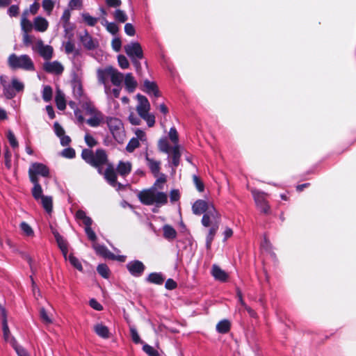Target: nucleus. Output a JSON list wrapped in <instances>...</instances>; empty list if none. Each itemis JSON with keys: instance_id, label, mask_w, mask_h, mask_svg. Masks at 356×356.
<instances>
[{"instance_id": "10", "label": "nucleus", "mask_w": 356, "mask_h": 356, "mask_svg": "<svg viewBox=\"0 0 356 356\" xmlns=\"http://www.w3.org/2000/svg\"><path fill=\"white\" fill-rule=\"evenodd\" d=\"M50 228L59 249L62 252L64 258L67 259L68 253V243L67 241L59 234V232L55 228H54L52 226H51Z\"/></svg>"}, {"instance_id": "28", "label": "nucleus", "mask_w": 356, "mask_h": 356, "mask_svg": "<svg viewBox=\"0 0 356 356\" xmlns=\"http://www.w3.org/2000/svg\"><path fill=\"white\" fill-rule=\"evenodd\" d=\"M124 84L129 92H133L137 87V82L131 73H127L124 77Z\"/></svg>"}, {"instance_id": "15", "label": "nucleus", "mask_w": 356, "mask_h": 356, "mask_svg": "<svg viewBox=\"0 0 356 356\" xmlns=\"http://www.w3.org/2000/svg\"><path fill=\"white\" fill-rule=\"evenodd\" d=\"M106 124L111 134H121L124 131L123 124L118 118H107Z\"/></svg>"}, {"instance_id": "3", "label": "nucleus", "mask_w": 356, "mask_h": 356, "mask_svg": "<svg viewBox=\"0 0 356 356\" xmlns=\"http://www.w3.org/2000/svg\"><path fill=\"white\" fill-rule=\"evenodd\" d=\"M8 63L12 69L21 68L27 71L35 70L33 62L26 54L18 56L15 54H12L8 57Z\"/></svg>"}, {"instance_id": "51", "label": "nucleus", "mask_w": 356, "mask_h": 356, "mask_svg": "<svg viewBox=\"0 0 356 356\" xmlns=\"http://www.w3.org/2000/svg\"><path fill=\"white\" fill-rule=\"evenodd\" d=\"M82 17L84 22L90 26H94L97 22V19L92 17L88 13H83Z\"/></svg>"}, {"instance_id": "12", "label": "nucleus", "mask_w": 356, "mask_h": 356, "mask_svg": "<svg viewBox=\"0 0 356 356\" xmlns=\"http://www.w3.org/2000/svg\"><path fill=\"white\" fill-rule=\"evenodd\" d=\"M80 41L84 48L88 50H94L99 46L97 40L93 39L87 31H84L83 35H80Z\"/></svg>"}, {"instance_id": "22", "label": "nucleus", "mask_w": 356, "mask_h": 356, "mask_svg": "<svg viewBox=\"0 0 356 356\" xmlns=\"http://www.w3.org/2000/svg\"><path fill=\"white\" fill-rule=\"evenodd\" d=\"M104 122V115L99 111L96 114L91 115L90 118L86 120V123L92 127H98Z\"/></svg>"}, {"instance_id": "49", "label": "nucleus", "mask_w": 356, "mask_h": 356, "mask_svg": "<svg viewBox=\"0 0 356 356\" xmlns=\"http://www.w3.org/2000/svg\"><path fill=\"white\" fill-rule=\"evenodd\" d=\"M20 228L27 236H33L34 232L31 227L26 222H22L20 223Z\"/></svg>"}, {"instance_id": "50", "label": "nucleus", "mask_w": 356, "mask_h": 356, "mask_svg": "<svg viewBox=\"0 0 356 356\" xmlns=\"http://www.w3.org/2000/svg\"><path fill=\"white\" fill-rule=\"evenodd\" d=\"M11 86L14 88V91L21 92L24 90V85L23 83L19 81L16 78H13L11 81Z\"/></svg>"}, {"instance_id": "43", "label": "nucleus", "mask_w": 356, "mask_h": 356, "mask_svg": "<svg viewBox=\"0 0 356 356\" xmlns=\"http://www.w3.org/2000/svg\"><path fill=\"white\" fill-rule=\"evenodd\" d=\"M68 259L71 265L78 270L80 272L83 271V266L81 261L79 260L77 257H76L73 254H70L68 257Z\"/></svg>"}, {"instance_id": "57", "label": "nucleus", "mask_w": 356, "mask_h": 356, "mask_svg": "<svg viewBox=\"0 0 356 356\" xmlns=\"http://www.w3.org/2000/svg\"><path fill=\"white\" fill-rule=\"evenodd\" d=\"M140 117L147 122L148 127H152L154 125L155 117L154 115L147 113H145L144 115Z\"/></svg>"}, {"instance_id": "64", "label": "nucleus", "mask_w": 356, "mask_h": 356, "mask_svg": "<svg viewBox=\"0 0 356 356\" xmlns=\"http://www.w3.org/2000/svg\"><path fill=\"white\" fill-rule=\"evenodd\" d=\"M124 32L129 36H134L136 34L135 28L130 23H127L124 25Z\"/></svg>"}, {"instance_id": "44", "label": "nucleus", "mask_w": 356, "mask_h": 356, "mask_svg": "<svg viewBox=\"0 0 356 356\" xmlns=\"http://www.w3.org/2000/svg\"><path fill=\"white\" fill-rule=\"evenodd\" d=\"M21 26L24 33H29L33 28V24L25 17L22 19Z\"/></svg>"}, {"instance_id": "56", "label": "nucleus", "mask_w": 356, "mask_h": 356, "mask_svg": "<svg viewBox=\"0 0 356 356\" xmlns=\"http://www.w3.org/2000/svg\"><path fill=\"white\" fill-rule=\"evenodd\" d=\"M42 8L49 14L51 13L54 7V2L52 0H43Z\"/></svg>"}, {"instance_id": "53", "label": "nucleus", "mask_w": 356, "mask_h": 356, "mask_svg": "<svg viewBox=\"0 0 356 356\" xmlns=\"http://www.w3.org/2000/svg\"><path fill=\"white\" fill-rule=\"evenodd\" d=\"M193 183L199 192H203L204 190V184L201 179L197 175L193 176Z\"/></svg>"}, {"instance_id": "45", "label": "nucleus", "mask_w": 356, "mask_h": 356, "mask_svg": "<svg viewBox=\"0 0 356 356\" xmlns=\"http://www.w3.org/2000/svg\"><path fill=\"white\" fill-rule=\"evenodd\" d=\"M129 330L133 342L136 344L143 343V341L141 340L136 328L134 326H130Z\"/></svg>"}, {"instance_id": "47", "label": "nucleus", "mask_w": 356, "mask_h": 356, "mask_svg": "<svg viewBox=\"0 0 356 356\" xmlns=\"http://www.w3.org/2000/svg\"><path fill=\"white\" fill-rule=\"evenodd\" d=\"M140 145L139 140L137 138H132L126 147V150L128 152H133L136 148Z\"/></svg>"}, {"instance_id": "39", "label": "nucleus", "mask_w": 356, "mask_h": 356, "mask_svg": "<svg viewBox=\"0 0 356 356\" xmlns=\"http://www.w3.org/2000/svg\"><path fill=\"white\" fill-rule=\"evenodd\" d=\"M102 24L105 26L107 31L112 35H115L119 31V28L115 23L108 22L106 19H104V22H102Z\"/></svg>"}, {"instance_id": "19", "label": "nucleus", "mask_w": 356, "mask_h": 356, "mask_svg": "<svg viewBox=\"0 0 356 356\" xmlns=\"http://www.w3.org/2000/svg\"><path fill=\"white\" fill-rule=\"evenodd\" d=\"M104 178L108 183L113 187L117 185V175L115 172L114 168L111 164H108L104 172Z\"/></svg>"}, {"instance_id": "26", "label": "nucleus", "mask_w": 356, "mask_h": 356, "mask_svg": "<svg viewBox=\"0 0 356 356\" xmlns=\"http://www.w3.org/2000/svg\"><path fill=\"white\" fill-rule=\"evenodd\" d=\"M147 165L154 177H157L161 169V162L149 158L147 155L145 157Z\"/></svg>"}, {"instance_id": "52", "label": "nucleus", "mask_w": 356, "mask_h": 356, "mask_svg": "<svg viewBox=\"0 0 356 356\" xmlns=\"http://www.w3.org/2000/svg\"><path fill=\"white\" fill-rule=\"evenodd\" d=\"M143 350L149 356H159V352L152 346L147 343L143 345Z\"/></svg>"}, {"instance_id": "59", "label": "nucleus", "mask_w": 356, "mask_h": 356, "mask_svg": "<svg viewBox=\"0 0 356 356\" xmlns=\"http://www.w3.org/2000/svg\"><path fill=\"white\" fill-rule=\"evenodd\" d=\"M85 232H86V234H87L89 240H90L91 241H95L97 240L96 234L91 228V225L86 226Z\"/></svg>"}, {"instance_id": "20", "label": "nucleus", "mask_w": 356, "mask_h": 356, "mask_svg": "<svg viewBox=\"0 0 356 356\" xmlns=\"http://www.w3.org/2000/svg\"><path fill=\"white\" fill-rule=\"evenodd\" d=\"M211 273L215 280L222 282H226L229 277L228 274L216 264L213 265Z\"/></svg>"}, {"instance_id": "13", "label": "nucleus", "mask_w": 356, "mask_h": 356, "mask_svg": "<svg viewBox=\"0 0 356 356\" xmlns=\"http://www.w3.org/2000/svg\"><path fill=\"white\" fill-rule=\"evenodd\" d=\"M142 90L148 95H153L154 98H157L161 96L159 87L155 81H150L148 79H145L143 82Z\"/></svg>"}, {"instance_id": "27", "label": "nucleus", "mask_w": 356, "mask_h": 356, "mask_svg": "<svg viewBox=\"0 0 356 356\" xmlns=\"http://www.w3.org/2000/svg\"><path fill=\"white\" fill-rule=\"evenodd\" d=\"M179 145H176L172 147V150L170 152V157L172 159V164L173 167L177 168L180 163L181 152L179 150Z\"/></svg>"}, {"instance_id": "36", "label": "nucleus", "mask_w": 356, "mask_h": 356, "mask_svg": "<svg viewBox=\"0 0 356 356\" xmlns=\"http://www.w3.org/2000/svg\"><path fill=\"white\" fill-rule=\"evenodd\" d=\"M147 280L150 283L161 285L164 282L165 279L161 273H152L148 275Z\"/></svg>"}, {"instance_id": "38", "label": "nucleus", "mask_w": 356, "mask_h": 356, "mask_svg": "<svg viewBox=\"0 0 356 356\" xmlns=\"http://www.w3.org/2000/svg\"><path fill=\"white\" fill-rule=\"evenodd\" d=\"M97 273L104 279H108L111 270L106 264H100L97 267Z\"/></svg>"}, {"instance_id": "34", "label": "nucleus", "mask_w": 356, "mask_h": 356, "mask_svg": "<svg viewBox=\"0 0 356 356\" xmlns=\"http://www.w3.org/2000/svg\"><path fill=\"white\" fill-rule=\"evenodd\" d=\"M2 329L3 338L6 341H8L10 332L8 325L6 311L5 309H2Z\"/></svg>"}, {"instance_id": "2", "label": "nucleus", "mask_w": 356, "mask_h": 356, "mask_svg": "<svg viewBox=\"0 0 356 356\" xmlns=\"http://www.w3.org/2000/svg\"><path fill=\"white\" fill-rule=\"evenodd\" d=\"M81 157L87 163L92 167L97 168L99 173L102 172L100 167L108 161L106 152L102 149H97L95 154L90 149H83L81 152Z\"/></svg>"}, {"instance_id": "16", "label": "nucleus", "mask_w": 356, "mask_h": 356, "mask_svg": "<svg viewBox=\"0 0 356 356\" xmlns=\"http://www.w3.org/2000/svg\"><path fill=\"white\" fill-rule=\"evenodd\" d=\"M43 70L47 72L55 74H60L64 70L63 66L58 61L46 62L43 65Z\"/></svg>"}, {"instance_id": "25", "label": "nucleus", "mask_w": 356, "mask_h": 356, "mask_svg": "<svg viewBox=\"0 0 356 356\" xmlns=\"http://www.w3.org/2000/svg\"><path fill=\"white\" fill-rule=\"evenodd\" d=\"M49 23L42 17H36L34 19V28L37 31L44 32L48 29Z\"/></svg>"}, {"instance_id": "42", "label": "nucleus", "mask_w": 356, "mask_h": 356, "mask_svg": "<svg viewBox=\"0 0 356 356\" xmlns=\"http://www.w3.org/2000/svg\"><path fill=\"white\" fill-rule=\"evenodd\" d=\"M53 90L50 86H44L42 90V99L45 102H49L52 99Z\"/></svg>"}, {"instance_id": "55", "label": "nucleus", "mask_w": 356, "mask_h": 356, "mask_svg": "<svg viewBox=\"0 0 356 356\" xmlns=\"http://www.w3.org/2000/svg\"><path fill=\"white\" fill-rule=\"evenodd\" d=\"M61 155L67 159H73L76 156V152L73 148L67 147L62 151Z\"/></svg>"}, {"instance_id": "8", "label": "nucleus", "mask_w": 356, "mask_h": 356, "mask_svg": "<svg viewBox=\"0 0 356 356\" xmlns=\"http://www.w3.org/2000/svg\"><path fill=\"white\" fill-rule=\"evenodd\" d=\"M33 49L47 60H50L53 56L54 49L50 45H44L42 40H39Z\"/></svg>"}, {"instance_id": "54", "label": "nucleus", "mask_w": 356, "mask_h": 356, "mask_svg": "<svg viewBox=\"0 0 356 356\" xmlns=\"http://www.w3.org/2000/svg\"><path fill=\"white\" fill-rule=\"evenodd\" d=\"M118 62L122 69H127L129 67V60L124 55L120 54L118 56Z\"/></svg>"}, {"instance_id": "18", "label": "nucleus", "mask_w": 356, "mask_h": 356, "mask_svg": "<svg viewBox=\"0 0 356 356\" xmlns=\"http://www.w3.org/2000/svg\"><path fill=\"white\" fill-rule=\"evenodd\" d=\"M106 73L110 74L111 83L115 86H120L123 81V74L118 72V70L112 66L108 67Z\"/></svg>"}, {"instance_id": "5", "label": "nucleus", "mask_w": 356, "mask_h": 356, "mask_svg": "<svg viewBox=\"0 0 356 356\" xmlns=\"http://www.w3.org/2000/svg\"><path fill=\"white\" fill-rule=\"evenodd\" d=\"M28 172L30 181H39V175L44 177H49L50 176L49 168L46 165L38 162L33 163Z\"/></svg>"}, {"instance_id": "31", "label": "nucleus", "mask_w": 356, "mask_h": 356, "mask_svg": "<svg viewBox=\"0 0 356 356\" xmlns=\"http://www.w3.org/2000/svg\"><path fill=\"white\" fill-rule=\"evenodd\" d=\"M41 203L45 211L50 214L53 211V199L51 196H42L41 198Z\"/></svg>"}, {"instance_id": "40", "label": "nucleus", "mask_w": 356, "mask_h": 356, "mask_svg": "<svg viewBox=\"0 0 356 356\" xmlns=\"http://www.w3.org/2000/svg\"><path fill=\"white\" fill-rule=\"evenodd\" d=\"M108 67L104 70H99L97 71L98 81L100 83L104 84L105 86H106L108 82V77L110 76V74L106 73Z\"/></svg>"}, {"instance_id": "60", "label": "nucleus", "mask_w": 356, "mask_h": 356, "mask_svg": "<svg viewBox=\"0 0 356 356\" xmlns=\"http://www.w3.org/2000/svg\"><path fill=\"white\" fill-rule=\"evenodd\" d=\"M35 37L29 33L23 34V43L26 47H29L33 43Z\"/></svg>"}, {"instance_id": "63", "label": "nucleus", "mask_w": 356, "mask_h": 356, "mask_svg": "<svg viewBox=\"0 0 356 356\" xmlns=\"http://www.w3.org/2000/svg\"><path fill=\"white\" fill-rule=\"evenodd\" d=\"M111 46H112L113 49L115 51H116V52L120 51V49H121V47H122V41H121V40L119 38H114L112 40Z\"/></svg>"}, {"instance_id": "30", "label": "nucleus", "mask_w": 356, "mask_h": 356, "mask_svg": "<svg viewBox=\"0 0 356 356\" xmlns=\"http://www.w3.org/2000/svg\"><path fill=\"white\" fill-rule=\"evenodd\" d=\"M95 332L103 339H108L110 337V332L108 328L102 324H97L94 326Z\"/></svg>"}, {"instance_id": "4", "label": "nucleus", "mask_w": 356, "mask_h": 356, "mask_svg": "<svg viewBox=\"0 0 356 356\" xmlns=\"http://www.w3.org/2000/svg\"><path fill=\"white\" fill-rule=\"evenodd\" d=\"M251 193L258 209L265 215L270 214V207L266 200L268 194L257 189H252Z\"/></svg>"}, {"instance_id": "9", "label": "nucleus", "mask_w": 356, "mask_h": 356, "mask_svg": "<svg viewBox=\"0 0 356 356\" xmlns=\"http://www.w3.org/2000/svg\"><path fill=\"white\" fill-rule=\"evenodd\" d=\"M127 268L132 276L140 277L144 273L145 266L142 261L134 260L127 264Z\"/></svg>"}, {"instance_id": "46", "label": "nucleus", "mask_w": 356, "mask_h": 356, "mask_svg": "<svg viewBox=\"0 0 356 356\" xmlns=\"http://www.w3.org/2000/svg\"><path fill=\"white\" fill-rule=\"evenodd\" d=\"M3 93L7 99H11L16 96V92L10 85H8L3 88Z\"/></svg>"}, {"instance_id": "33", "label": "nucleus", "mask_w": 356, "mask_h": 356, "mask_svg": "<svg viewBox=\"0 0 356 356\" xmlns=\"http://www.w3.org/2000/svg\"><path fill=\"white\" fill-rule=\"evenodd\" d=\"M163 237L168 240H173L177 237L176 230L170 225H165L163 227Z\"/></svg>"}, {"instance_id": "7", "label": "nucleus", "mask_w": 356, "mask_h": 356, "mask_svg": "<svg viewBox=\"0 0 356 356\" xmlns=\"http://www.w3.org/2000/svg\"><path fill=\"white\" fill-rule=\"evenodd\" d=\"M220 220V214L216 210L215 207H210L209 210L203 214L202 218V224L204 227H211L213 222H219Z\"/></svg>"}, {"instance_id": "48", "label": "nucleus", "mask_w": 356, "mask_h": 356, "mask_svg": "<svg viewBox=\"0 0 356 356\" xmlns=\"http://www.w3.org/2000/svg\"><path fill=\"white\" fill-rule=\"evenodd\" d=\"M83 108L85 110L86 113L87 115H93L96 114V113L99 112L90 102H86L85 104H83Z\"/></svg>"}, {"instance_id": "21", "label": "nucleus", "mask_w": 356, "mask_h": 356, "mask_svg": "<svg viewBox=\"0 0 356 356\" xmlns=\"http://www.w3.org/2000/svg\"><path fill=\"white\" fill-rule=\"evenodd\" d=\"M219 222H215L209 230V233L206 238V247L207 249L209 250L211 246V243L214 239L215 235L219 228Z\"/></svg>"}, {"instance_id": "17", "label": "nucleus", "mask_w": 356, "mask_h": 356, "mask_svg": "<svg viewBox=\"0 0 356 356\" xmlns=\"http://www.w3.org/2000/svg\"><path fill=\"white\" fill-rule=\"evenodd\" d=\"M94 250L97 254L105 258L109 259L111 260H115L117 258L116 255H115L113 252H111L106 245H100L95 243L92 245Z\"/></svg>"}, {"instance_id": "6", "label": "nucleus", "mask_w": 356, "mask_h": 356, "mask_svg": "<svg viewBox=\"0 0 356 356\" xmlns=\"http://www.w3.org/2000/svg\"><path fill=\"white\" fill-rule=\"evenodd\" d=\"M126 54L132 59H142L144 57L143 51L140 44L133 42L124 46Z\"/></svg>"}, {"instance_id": "62", "label": "nucleus", "mask_w": 356, "mask_h": 356, "mask_svg": "<svg viewBox=\"0 0 356 356\" xmlns=\"http://www.w3.org/2000/svg\"><path fill=\"white\" fill-rule=\"evenodd\" d=\"M19 13V8L17 5H12L8 9V14L10 17H17Z\"/></svg>"}, {"instance_id": "41", "label": "nucleus", "mask_w": 356, "mask_h": 356, "mask_svg": "<svg viewBox=\"0 0 356 356\" xmlns=\"http://www.w3.org/2000/svg\"><path fill=\"white\" fill-rule=\"evenodd\" d=\"M113 17L119 23H124L128 19L127 14L120 9L115 10L113 13Z\"/></svg>"}, {"instance_id": "24", "label": "nucleus", "mask_w": 356, "mask_h": 356, "mask_svg": "<svg viewBox=\"0 0 356 356\" xmlns=\"http://www.w3.org/2000/svg\"><path fill=\"white\" fill-rule=\"evenodd\" d=\"M55 102L56 107L60 111H63L66 108V101L64 93L60 90L57 89L56 92Z\"/></svg>"}, {"instance_id": "58", "label": "nucleus", "mask_w": 356, "mask_h": 356, "mask_svg": "<svg viewBox=\"0 0 356 356\" xmlns=\"http://www.w3.org/2000/svg\"><path fill=\"white\" fill-rule=\"evenodd\" d=\"M40 316L44 323L50 324L52 323V321L48 316L47 311L43 307L40 309Z\"/></svg>"}, {"instance_id": "35", "label": "nucleus", "mask_w": 356, "mask_h": 356, "mask_svg": "<svg viewBox=\"0 0 356 356\" xmlns=\"http://www.w3.org/2000/svg\"><path fill=\"white\" fill-rule=\"evenodd\" d=\"M31 182L33 184V188H32V195L35 200H38L42 196V188L39 183V181H31Z\"/></svg>"}, {"instance_id": "14", "label": "nucleus", "mask_w": 356, "mask_h": 356, "mask_svg": "<svg viewBox=\"0 0 356 356\" xmlns=\"http://www.w3.org/2000/svg\"><path fill=\"white\" fill-rule=\"evenodd\" d=\"M138 104L136 107V111L140 116H143L145 113H149L150 110V104L147 98L140 94L136 95Z\"/></svg>"}, {"instance_id": "32", "label": "nucleus", "mask_w": 356, "mask_h": 356, "mask_svg": "<svg viewBox=\"0 0 356 356\" xmlns=\"http://www.w3.org/2000/svg\"><path fill=\"white\" fill-rule=\"evenodd\" d=\"M231 323L229 320L224 319L218 322L216 325V330L220 334H226L229 332Z\"/></svg>"}, {"instance_id": "23", "label": "nucleus", "mask_w": 356, "mask_h": 356, "mask_svg": "<svg viewBox=\"0 0 356 356\" xmlns=\"http://www.w3.org/2000/svg\"><path fill=\"white\" fill-rule=\"evenodd\" d=\"M132 166L130 162L119 161L117 165L118 172L123 177L128 175L131 172Z\"/></svg>"}, {"instance_id": "11", "label": "nucleus", "mask_w": 356, "mask_h": 356, "mask_svg": "<svg viewBox=\"0 0 356 356\" xmlns=\"http://www.w3.org/2000/svg\"><path fill=\"white\" fill-rule=\"evenodd\" d=\"M211 207H214L213 204H209L203 200H197L192 206L193 213L195 215L200 216L207 213Z\"/></svg>"}, {"instance_id": "37", "label": "nucleus", "mask_w": 356, "mask_h": 356, "mask_svg": "<svg viewBox=\"0 0 356 356\" xmlns=\"http://www.w3.org/2000/svg\"><path fill=\"white\" fill-rule=\"evenodd\" d=\"M75 217L78 220H81L85 226L92 225V220L86 216V212L83 210H78L76 212Z\"/></svg>"}, {"instance_id": "29", "label": "nucleus", "mask_w": 356, "mask_h": 356, "mask_svg": "<svg viewBox=\"0 0 356 356\" xmlns=\"http://www.w3.org/2000/svg\"><path fill=\"white\" fill-rule=\"evenodd\" d=\"M158 148L160 152L170 154L172 147L170 144L169 139L167 137L161 138L159 140Z\"/></svg>"}, {"instance_id": "61", "label": "nucleus", "mask_w": 356, "mask_h": 356, "mask_svg": "<svg viewBox=\"0 0 356 356\" xmlns=\"http://www.w3.org/2000/svg\"><path fill=\"white\" fill-rule=\"evenodd\" d=\"M73 93L76 98H80L83 95V88L81 83H77L74 86Z\"/></svg>"}, {"instance_id": "1", "label": "nucleus", "mask_w": 356, "mask_h": 356, "mask_svg": "<svg viewBox=\"0 0 356 356\" xmlns=\"http://www.w3.org/2000/svg\"><path fill=\"white\" fill-rule=\"evenodd\" d=\"M167 181L166 176L161 174L154 184L148 189H144L138 194L140 202L147 206L155 204L157 207H162L168 203L167 193L158 191L162 190L163 184Z\"/></svg>"}]
</instances>
